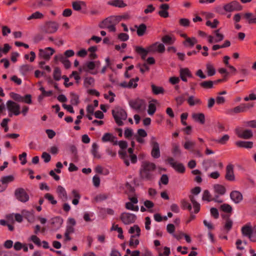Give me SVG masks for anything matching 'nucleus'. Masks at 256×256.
<instances>
[{
    "label": "nucleus",
    "instance_id": "1",
    "mask_svg": "<svg viewBox=\"0 0 256 256\" xmlns=\"http://www.w3.org/2000/svg\"><path fill=\"white\" fill-rule=\"evenodd\" d=\"M156 165L149 161H144L142 162L139 174L141 180L146 181H152L156 176Z\"/></svg>",
    "mask_w": 256,
    "mask_h": 256
},
{
    "label": "nucleus",
    "instance_id": "2",
    "mask_svg": "<svg viewBox=\"0 0 256 256\" xmlns=\"http://www.w3.org/2000/svg\"><path fill=\"white\" fill-rule=\"evenodd\" d=\"M128 152L130 154L128 156L126 154V152L124 150H119L118 153L120 158H122L126 166H130L129 158L132 164H136L137 162V156L136 154H133L134 150L132 148H130L128 150Z\"/></svg>",
    "mask_w": 256,
    "mask_h": 256
},
{
    "label": "nucleus",
    "instance_id": "3",
    "mask_svg": "<svg viewBox=\"0 0 256 256\" xmlns=\"http://www.w3.org/2000/svg\"><path fill=\"white\" fill-rule=\"evenodd\" d=\"M112 114L118 126L123 124V120L127 118V114L126 112L121 108H116L112 110Z\"/></svg>",
    "mask_w": 256,
    "mask_h": 256
},
{
    "label": "nucleus",
    "instance_id": "4",
    "mask_svg": "<svg viewBox=\"0 0 256 256\" xmlns=\"http://www.w3.org/2000/svg\"><path fill=\"white\" fill-rule=\"evenodd\" d=\"M224 9L226 13L240 11L242 9V6L240 2L236 0H232L224 4Z\"/></svg>",
    "mask_w": 256,
    "mask_h": 256
},
{
    "label": "nucleus",
    "instance_id": "5",
    "mask_svg": "<svg viewBox=\"0 0 256 256\" xmlns=\"http://www.w3.org/2000/svg\"><path fill=\"white\" fill-rule=\"evenodd\" d=\"M6 105L10 116H12L13 114L18 116L20 114V106L18 104L10 100L6 102Z\"/></svg>",
    "mask_w": 256,
    "mask_h": 256
},
{
    "label": "nucleus",
    "instance_id": "6",
    "mask_svg": "<svg viewBox=\"0 0 256 256\" xmlns=\"http://www.w3.org/2000/svg\"><path fill=\"white\" fill-rule=\"evenodd\" d=\"M150 144L152 147L151 151V156L154 158H158L160 156V146L157 142L156 137L152 136L151 137Z\"/></svg>",
    "mask_w": 256,
    "mask_h": 256
},
{
    "label": "nucleus",
    "instance_id": "7",
    "mask_svg": "<svg viewBox=\"0 0 256 256\" xmlns=\"http://www.w3.org/2000/svg\"><path fill=\"white\" fill-rule=\"evenodd\" d=\"M129 104L132 108L140 111L145 108L146 103L144 100L137 98L130 100Z\"/></svg>",
    "mask_w": 256,
    "mask_h": 256
},
{
    "label": "nucleus",
    "instance_id": "8",
    "mask_svg": "<svg viewBox=\"0 0 256 256\" xmlns=\"http://www.w3.org/2000/svg\"><path fill=\"white\" fill-rule=\"evenodd\" d=\"M120 218L124 224L128 225L136 222V216L134 214L124 212L121 214Z\"/></svg>",
    "mask_w": 256,
    "mask_h": 256
},
{
    "label": "nucleus",
    "instance_id": "9",
    "mask_svg": "<svg viewBox=\"0 0 256 256\" xmlns=\"http://www.w3.org/2000/svg\"><path fill=\"white\" fill-rule=\"evenodd\" d=\"M55 52V50L50 47H47L44 48L39 50L38 56L40 58L48 61L51 56Z\"/></svg>",
    "mask_w": 256,
    "mask_h": 256
},
{
    "label": "nucleus",
    "instance_id": "10",
    "mask_svg": "<svg viewBox=\"0 0 256 256\" xmlns=\"http://www.w3.org/2000/svg\"><path fill=\"white\" fill-rule=\"evenodd\" d=\"M14 196L22 202H26L29 200V196L23 188H16L14 191Z\"/></svg>",
    "mask_w": 256,
    "mask_h": 256
},
{
    "label": "nucleus",
    "instance_id": "11",
    "mask_svg": "<svg viewBox=\"0 0 256 256\" xmlns=\"http://www.w3.org/2000/svg\"><path fill=\"white\" fill-rule=\"evenodd\" d=\"M214 36H208V40L210 43H216L222 40L224 38V35L220 32V30L214 32Z\"/></svg>",
    "mask_w": 256,
    "mask_h": 256
},
{
    "label": "nucleus",
    "instance_id": "12",
    "mask_svg": "<svg viewBox=\"0 0 256 256\" xmlns=\"http://www.w3.org/2000/svg\"><path fill=\"white\" fill-rule=\"evenodd\" d=\"M235 132L238 138L249 139L252 136V132L250 130H243L240 128H238L235 130Z\"/></svg>",
    "mask_w": 256,
    "mask_h": 256
},
{
    "label": "nucleus",
    "instance_id": "13",
    "mask_svg": "<svg viewBox=\"0 0 256 256\" xmlns=\"http://www.w3.org/2000/svg\"><path fill=\"white\" fill-rule=\"evenodd\" d=\"M59 27V24L56 22H48L44 24V31L48 34L56 32Z\"/></svg>",
    "mask_w": 256,
    "mask_h": 256
},
{
    "label": "nucleus",
    "instance_id": "14",
    "mask_svg": "<svg viewBox=\"0 0 256 256\" xmlns=\"http://www.w3.org/2000/svg\"><path fill=\"white\" fill-rule=\"evenodd\" d=\"M167 160L168 164L178 172L184 173L185 172V168L183 164L175 162L172 158H168Z\"/></svg>",
    "mask_w": 256,
    "mask_h": 256
},
{
    "label": "nucleus",
    "instance_id": "15",
    "mask_svg": "<svg viewBox=\"0 0 256 256\" xmlns=\"http://www.w3.org/2000/svg\"><path fill=\"white\" fill-rule=\"evenodd\" d=\"M202 200L204 201L208 202L211 201H214L218 203H222V200L218 196L214 195V196L212 198L208 190H204L203 192Z\"/></svg>",
    "mask_w": 256,
    "mask_h": 256
},
{
    "label": "nucleus",
    "instance_id": "16",
    "mask_svg": "<svg viewBox=\"0 0 256 256\" xmlns=\"http://www.w3.org/2000/svg\"><path fill=\"white\" fill-rule=\"evenodd\" d=\"M124 18V16H112L102 21V24L107 23L116 26Z\"/></svg>",
    "mask_w": 256,
    "mask_h": 256
},
{
    "label": "nucleus",
    "instance_id": "17",
    "mask_svg": "<svg viewBox=\"0 0 256 256\" xmlns=\"http://www.w3.org/2000/svg\"><path fill=\"white\" fill-rule=\"evenodd\" d=\"M102 140L104 142H110L114 146H116L118 143L116 137L110 132L104 134L102 138Z\"/></svg>",
    "mask_w": 256,
    "mask_h": 256
},
{
    "label": "nucleus",
    "instance_id": "18",
    "mask_svg": "<svg viewBox=\"0 0 256 256\" xmlns=\"http://www.w3.org/2000/svg\"><path fill=\"white\" fill-rule=\"evenodd\" d=\"M148 48V51L152 53H154L156 52H163L165 50V47L164 45L162 44H159L158 42H156L147 48Z\"/></svg>",
    "mask_w": 256,
    "mask_h": 256
},
{
    "label": "nucleus",
    "instance_id": "19",
    "mask_svg": "<svg viewBox=\"0 0 256 256\" xmlns=\"http://www.w3.org/2000/svg\"><path fill=\"white\" fill-rule=\"evenodd\" d=\"M180 76L183 82H186L187 78H192V75L188 68H182L180 70Z\"/></svg>",
    "mask_w": 256,
    "mask_h": 256
},
{
    "label": "nucleus",
    "instance_id": "20",
    "mask_svg": "<svg viewBox=\"0 0 256 256\" xmlns=\"http://www.w3.org/2000/svg\"><path fill=\"white\" fill-rule=\"evenodd\" d=\"M226 178L229 181H234L235 176L234 173V166L232 164H228L226 168Z\"/></svg>",
    "mask_w": 256,
    "mask_h": 256
},
{
    "label": "nucleus",
    "instance_id": "21",
    "mask_svg": "<svg viewBox=\"0 0 256 256\" xmlns=\"http://www.w3.org/2000/svg\"><path fill=\"white\" fill-rule=\"evenodd\" d=\"M231 200L236 204L240 203L242 200V195L238 190H234L230 194Z\"/></svg>",
    "mask_w": 256,
    "mask_h": 256
},
{
    "label": "nucleus",
    "instance_id": "22",
    "mask_svg": "<svg viewBox=\"0 0 256 256\" xmlns=\"http://www.w3.org/2000/svg\"><path fill=\"white\" fill-rule=\"evenodd\" d=\"M170 6L167 4H163L160 5V9L158 14L162 18H166L168 16V10Z\"/></svg>",
    "mask_w": 256,
    "mask_h": 256
},
{
    "label": "nucleus",
    "instance_id": "23",
    "mask_svg": "<svg viewBox=\"0 0 256 256\" xmlns=\"http://www.w3.org/2000/svg\"><path fill=\"white\" fill-rule=\"evenodd\" d=\"M54 58L56 61L61 62L66 69L69 68L71 66V63L70 60L64 58L63 55L61 54L56 55Z\"/></svg>",
    "mask_w": 256,
    "mask_h": 256
},
{
    "label": "nucleus",
    "instance_id": "24",
    "mask_svg": "<svg viewBox=\"0 0 256 256\" xmlns=\"http://www.w3.org/2000/svg\"><path fill=\"white\" fill-rule=\"evenodd\" d=\"M14 176L12 175H8L2 177L0 182L3 186H5V190L7 188L8 184L14 180Z\"/></svg>",
    "mask_w": 256,
    "mask_h": 256
},
{
    "label": "nucleus",
    "instance_id": "25",
    "mask_svg": "<svg viewBox=\"0 0 256 256\" xmlns=\"http://www.w3.org/2000/svg\"><path fill=\"white\" fill-rule=\"evenodd\" d=\"M214 191L215 195H224L226 193V189L225 187L220 184H215L213 186Z\"/></svg>",
    "mask_w": 256,
    "mask_h": 256
},
{
    "label": "nucleus",
    "instance_id": "26",
    "mask_svg": "<svg viewBox=\"0 0 256 256\" xmlns=\"http://www.w3.org/2000/svg\"><path fill=\"white\" fill-rule=\"evenodd\" d=\"M158 104L156 100L153 99L149 102L148 113L149 115H153L156 111V105Z\"/></svg>",
    "mask_w": 256,
    "mask_h": 256
},
{
    "label": "nucleus",
    "instance_id": "27",
    "mask_svg": "<svg viewBox=\"0 0 256 256\" xmlns=\"http://www.w3.org/2000/svg\"><path fill=\"white\" fill-rule=\"evenodd\" d=\"M56 193L58 194V197L63 200H66L68 199V196L66 192L65 188L61 186H58L56 188Z\"/></svg>",
    "mask_w": 256,
    "mask_h": 256
},
{
    "label": "nucleus",
    "instance_id": "28",
    "mask_svg": "<svg viewBox=\"0 0 256 256\" xmlns=\"http://www.w3.org/2000/svg\"><path fill=\"white\" fill-rule=\"evenodd\" d=\"M135 51L140 55L142 59L144 60L148 52V48L145 49L141 46H136L134 48Z\"/></svg>",
    "mask_w": 256,
    "mask_h": 256
},
{
    "label": "nucleus",
    "instance_id": "29",
    "mask_svg": "<svg viewBox=\"0 0 256 256\" xmlns=\"http://www.w3.org/2000/svg\"><path fill=\"white\" fill-rule=\"evenodd\" d=\"M192 116L194 120L201 124H204L205 122V116L202 113H194Z\"/></svg>",
    "mask_w": 256,
    "mask_h": 256
},
{
    "label": "nucleus",
    "instance_id": "30",
    "mask_svg": "<svg viewBox=\"0 0 256 256\" xmlns=\"http://www.w3.org/2000/svg\"><path fill=\"white\" fill-rule=\"evenodd\" d=\"M188 103L190 106L200 105L202 104V100L194 96H190L187 100Z\"/></svg>",
    "mask_w": 256,
    "mask_h": 256
},
{
    "label": "nucleus",
    "instance_id": "31",
    "mask_svg": "<svg viewBox=\"0 0 256 256\" xmlns=\"http://www.w3.org/2000/svg\"><path fill=\"white\" fill-rule=\"evenodd\" d=\"M44 17V16L42 12L36 11L27 17L26 19L28 20H42Z\"/></svg>",
    "mask_w": 256,
    "mask_h": 256
},
{
    "label": "nucleus",
    "instance_id": "32",
    "mask_svg": "<svg viewBox=\"0 0 256 256\" xmlns=\"http://www.w3.org/2000/svg\"><path fill=\"white\" fill-rule=\"evenodd\" d=\"M189 198L192 204L193 208L194 209V213H198L200 210V204L196 201L194 196L190 195Z\"/></svg>",
    "mask_w": 256,
    "mask_h": 256
},
{
    "label": "nucleus",
    "instance_id": "33",
    "mask_svg": "<svg viewBox=\"0 0 256 256\" xmlns=\"http://www.w3.org/2000/svg\"><path fill=\"white\" fill-rule=\"evenodd\" d=\"M245 111L246 106L244 104H243L230 110L228 112V114H234L243 112H244Z\"/></svg>",
    "mask_w": 256,
    "mask_h": 256
},
{
    "label": "nucleus",
    "instance_id": "34",
    "mask_svg": "<svg viewBox=\"0 0 256 256\" xmlns=\"http://www.w3.org/2000/svg\"><path fill=\"white\" fill-rule=\"evenodd\" d=\"M135 28H136V34L138 36H144L146 30V26L144 24H142L139 26H135Z\"/></svg>",
    "mask_w": 256,
    "mask_h": 256
},
{
    "label": "nucleus",
    "instance_id": "35",
    "mask_svg": "<svg viewBox=\"0 0 256 256\" xmlns=\"http://www.w3.org/2000/svg\"><path fill=\"white\" fill-rule=\"evenodd\" d=\"M152 91L153 94L158 95L160 94H164V90L162 86H156L154 84H151Z\"/></svg>",
    "mask_w": 256,
    "mask_h": 256
},
{
    "label": "nucleus",
    "instance_id": "36",
    "mask_svg": "<svg viewBox=\"0 0 256 256\" xmlns=\"http://www.w3.org/2000/svg\"><path fill=\"white\" fill-rule=\"evenodd\" d=\"M72 195L74 198L72 200V204L74 205H77L79 203L80 200L81 198L80 194L78 191L76 190H73L72 191Z\"/></svg>",
    "mask_w": 256,
    "mask_h": 256
},
{
    "label": "nucleus",
    "instance_id": "37",
    "mask_svg": "<svg viewBox=\"0 0 256 256\" xmlns=\"http://www.w3.org/2000/svg\"><path fill=\"white\" fill-rule=\"evenodd\" d=\"M236 144L238 147L250 148L253 146V142H252L238 141Z\"/></svg>",
    "mask_w": 256,
    "mask_h": 256
},
{
    "label": "nucleus",
    "instance_id": "38",
    "mask_svg": "<svg viewBox=\"0 0 256 256\" xmlns=\"http://www.w3.org/2000/svg\"><path fill=\"white\" fill-rule=\"evenodd\" d=\"M52 0H38L36 4V8H40L43 6H49L52 5Z\"/></svg>",
    "mask_w": 256,
    "mask_h": 256
},
{
    "label": "nucleus",
    "instance_id": "39",
    "mask_svg": "<svg viewBox=\"0 0 256 256\" xmlns=\"http://www.w3.org/2000/svg\"><path fill=\"white\" fill-rule=\"evenodd\" d=\"M244 17L249 24H256V18L252 12H246L244 14Z\"/></svg>",
    "mask_w": 256,
    "mask_h": 256
},
{
    "label": "nucleus",
    "instance_id": "40",
    "mask_svg": "<svg viewBox=\"0 0 256 256\" xmlns=\"http://www.w3.org/2000/svg\"><path fill=\"white\" fill-rule=\"evenodd\" d=\"M206 70L208 76H213L216 74V69L213 64L210 62L206 64Z\"/></svg>",
    "mask_w": 256,
    "mask_h": 256
},
{
    "label": "nucleus",
    "instance_id": "41",
    "mask_svg": "<svg viewBox=\"0 0 256 256\" xmlns=\"http://www.w3.org/2000/svg\"><path fill=\"white\" fill-rule=\"evenodd\" d=\"M108 4L118 8H124L126 4L122 0H113L108 2Z\"/></svg>",
    "mask_w": 256,
    "mask_h": 256
},
{
    "label": "nucleus",
    "instance_id": "42",
    "mask_svg": "<svg viewBox=\"0 0 256 256\" xmlns=\"http://www.w3.org/2000/svg\"><path fill=\"white\" fill-rule=\"evenodd\" d=\"M94 79L91 76L86 77L84 79V86L85 88H88L90 86H94Z\"/></svg>",
    "mask_w": 256,
    "mask_h": 256
},
{
    "label": "nucleus",
    "instance_id": "43",
    "mask_svg": "<svg viewBox=\"0 0 256 256\" xmlns=\"http://www.w3.org/2000/svg\"><path fill=\"white\" fill-rule=\"evenodd\" d=\"M100 64L99 61L88 62L86 64V68L90 70H94L95 68H98Z\"/></svg>",
    "mask_w": 256,
    "mask_h": 256
},
{
    "label": "nucleus",
    "instance_id": "44",
    "mask_svg": "<svg viewBox=\"0 0 256 256\" xmlns=\"http://www.w3.org/2000/svg\"><path fill=\"white\" fill-rule=\"evenodd\" d=\"M197 43V40L195 38H186V39L183 44L186 46L192 47Z\"/></svg>",
    "mask_w": 256,
    "mask_h": 256
},
{
    "label": "nucleus",
    "instance_id": "45",
    "mask_svg": "<svg viewBox=\"0 0 256 256\" xmlns=\"http://www.w3.org/2000/svg\"><path fill=\"white\" fill-rule=\"evenodd\" d=\"M128 232L131 234H134L136 232L135 236L138 237L140 234V229L138 225L135 224L130 228Z\"/></svg>",
    "mask_w": 256,
    "mask_h": 256
},
{
    "label": "nucleus",
    "instance_id": "46",
    "mask_svg": "<svg viewBox=\"0 0 256 256\" xmlns=\"http://www.w3.org/2000/svg\"><path fill=\"white\" fill-rule=\"evenodd\" d=\"M98 146L97 144L93 143L92 146V154L96 158H100V155L98 152Z\"/></svg>",
    "mask_w": 256,
    "mask_h": 256
},
{
    "label": "nucleus",
    "instance_id": "47",
    "mask_svg": "<svg viewBox=\"0 0 256 256\" xmlns=\"http://www.w3.org/2000/svg\"><path fill=\"white\" fill-rule=\"evenodd\" d=\"M252 229L250 226H244L242 228V233L244 236L250 237Z\"/></svg>",
    "mask_w": 256,
    "mask_h": 256
},
{
    "label": "nucleus",
    "instance_id": "48",
    "mask_svg": "<svg viewBox=\"0 0 256 256\" xmlns=\"http://www.w3.org/2000/svg\"><path fill=\"white\" fill-rule=\"evenodd\" d=\"M200 86L205 89H210L212 88L214 86V82L212 80H206L200 83Z\"/></svg>",
    "mask_w": 256,
    "mask_h": 256
},
{
    "label": "nucleus",
    "instance_id": "49",
    "mask_svg": "<svg viewBox=\"0 0 256 256\" xmlns=\"http://www.w3.org/2000/svg\"><path fill=\"white\" fill-rule=\"evenodd\" d=\"M32 70V67L28 64H24L20 68V72L23 75L26 74L30 71Z\"/></svg>",
    "mask_w": 256,
    "mask_h": 256
},
{
    "label": "nucleus",
    "instance_id": "50",
    "mask_svg": "<svg viewBox=\"0 0 256 256\" xmlns=\"http://www.w3.org/2000/svg\"><path fill=\"white\" fill-rule=\"evenodd\" d=\"M180 206L183 210H188L190 212L192 210V207L191 204L185 199L181 200Z\"/></svg>",
    "mask_w": 256,
    "mask_h": 256
},
{
    "label": "nucleus",
    "instance_id": "51",
    "mask_svg": "<svg viewBox=\"0 0 256 256\" xmlns=\"http://www.w3.org/2000/svg\"><path fill=\"white\" fill-rule=\"evenodd\" d=\"M139 244V240L138 238H135V236L132 235L130 236L129 245L132 248H136Z\"/></svg>",
    "mask_w": 256,
    "mask_h": 256
},
{
    "label": "nucleus",
    "instance_id": "52",
    "mask_svg": "<svg viewBox=\"0 0 256 256\" xmlns=\"http://www.w3.org/2000/svg\"><path fill=\"white\" fill-rule=\"evenodd\" d=\"M202 165L205 170H208L210 166H216V164L214 160H206L203 162Z\"/></svg>",
    "mask_w": 256,
    "mask_h": 256
},
{
    "label": "nucleus",
    "instance_id": "53",
    "mask_svg": "<svg viewBox=\"0 0 256 256\" xmlns=\"http://www.w3.org/2000/svg\"><path fill=\"white\" fill-rule=\"evenodd\" d=\"M14 217L18 222H21L23 220L22 216L19 214H12L7 216V218L10 220L12 219Z\"/></svg>",
    "mask_w": 256,
    "mask_h": 256
},
{
    "label": "nucleus",
    "instance_id": "54",
    "mask_svg": "<svg viewBox=\"0 0 256 256\" xmlns=\"http://www.w3.org/2000/svg\"><path fill=\"white\" fill-rule=\"evenodd\" d=\"M162 41L164 43L166 44H172L174 42L175 38L174 37L170 36L168 35H166V36H164L162 38Z\"/></svg>",
    "mask_w": 256,
    "mask_h": 256
},
{
    "label": "nucleus",
    "instance_id": "55",
    "mask_svg": "<svg viewBox=\"0 0 256 256\" xmlns=\"http://www.w3.org/2000/svg\"><path fill=\"white\" fill-rule=\"evenodd\" d=\"M224 8V4L222 6L218 5L214 8V10L215 12L217 14L221 16H224L226 14V10Z\"/></svg>",
    "mask_w": 256,
    "mask_h": 256
},
{
    "label": "nucleus",
    "instance_id": "56",
    "mask_svg": "<svg viewBox=\"0 0 256 256\" xmlns=\"http://www.w3.org/2000/svg\"><path fill=\"white\" fill-rule=\"evenodd\" d=\"M172 153L174 156L180 154L181 150L178 144L174 143L172 144Z\"/></svg>",
    "mask_w": 256,
    "mask_h": 256
},
{
    "label": "nucleus",
    "instance_id": "57",
    "mask_svg": "<svg viewBox=\"0 0 256 256\" xmlns=\"http://www.w3.org/2000/svg\"><path fill=\"white\" fill-rule=\"evenodd\" d=\"M230 136L228 134H224L222 138L216 140L215 142L221 144H224L229 140Z\"/></svg>",
    "mask_w": 256,
    "mask_h": 256
},
{
    "label": "nucleus",
    "instance_id": "58",
    "mask_svg": "<svg viewBox=\"0 0 256 256\" xmlns=\"http://www.w3.org/2000/svg\"><path fill=\"white\" fill-rule=\"evenodd\" d=\"M194 142L191 140H186L184 144V147L187 150H192L195 146Z\"/></svg>",
    "mask_w": 256,
    "mask_h": 256
},
{
    "label": "nucleus",
    "instance_id": "59",
    "mask_svg": "<svg viewBox=\"0 0 256 256\" xmlns=\"http://www.w3.org/2000/svg\"><path fill=\"white\" fill-rule=\"evenodd\" d=\"M126 208L127 210L134 212H138L139 210V208L138 206H134V204L129 202H128L126 204Z\"/></svg>",
    "mask_w": 256,
    "mask_h": 256
},
{
    "label": "nucleus",
    "instance_id": "60",
    "mask_svg": "<svg viewBox=\"0 0 256 256\" xmlns=\"http://www.w3.org/2000/svg\"><path fill=\"white\" fill-rule=\"evenodd\" d=\"M115 26H116L107 23L102 24V22L101 23V25L100 26L101 28H108L110 32H114L116 30Z\"/></svg>",
    "mask_w": 256,
    "mask_h": 256
},
{
    "label": "nucleus",
    "instance_id": "61",
    "mask_svg": "<svg viewBox=\"0 0 256 256\" xmlns=\"http://www.w3.org/2000/svg\"><path fill=\"white\" fill-rule=\"evenodd\" d=\"M70 78H74L76 80V82L77 84H79L80 80V73L76 71H73L71 74L70 76Z\"/></svg>",
    "mask_w": 256,
    "mask_h": 256
},
{
    "label": "nucleus",
    "instance_id": "62",
    "mask_svg": "<svg viewBox=\"0 0 256 256\" xmlns=\"http://www.w3.org/2000/svg\"><path fill=\"white\" fill-rule=\"evenodd\" d=\"M72 8L76 10H80L82 6H84V3L83 2H74L72 3Z\"/></svg>",
    "mask_w": 256,
    "mask_h": 256
},
{
    "label": "nucleus",
    "instance_id": "63",
    "mask_svg": "<svg viewBox=\"0 0 256 256\" xmlns=\"http://www.w3.org/2000/svg\"><path fill=\"white\" fill-rule=\"evenodd\" d=\"M29 240L32 242L36 246H41L40 239L36 235H32L29 238Z\"/></svg>",
    "mask_w": 256,
    "mask_h": 256
},
{
    "label": "nucleus",
    "instance_id": "64",
    "mask_svg": "<svg viewBox=\"0 0 256 256\" xmlns=\"http://www.w3.org/2000/svg\"><path fill=\"white\" fill-rule=\"evenodd\" d=\"M44 198L48 200V202L54 205L57 203V201L54 199L53 196L49 193H46L44 195Z\"/></svg>",
    "mask_w": 256,
    "mask_h": 256
}]
</instances>
